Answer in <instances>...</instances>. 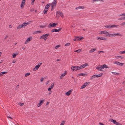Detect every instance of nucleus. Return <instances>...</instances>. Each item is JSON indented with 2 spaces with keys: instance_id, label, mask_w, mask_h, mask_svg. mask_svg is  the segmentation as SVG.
I'll return each instance as SVG.
<instances>
[{
  "instance_id": "nucleus-1",
  "label": "nucleus",
  "mask_w": 125,
  "mask_h": 125,
  "mask_svg": "<svg viewBox=\"0 0 125 125\" xmlns=\"http://www.w3.org/2000/svg\"><path fill=\"white\" fill-rule=\"evenodd\" d=\"M32 22V21H30L27 23L24 22L22 24L19 25L17 27V29L18 30L24 27L27 25L30 24Z\"/></svg>"
},
{
  "instance_id": "nucleus-2",
  "label": "nucleus",
  "mask_w": 125,
  "mask_h": 125,
  "mask_svg": "<svg viewBox=\"0 0 125 125\" xmlns=\"http://www.w3.org/2000/svg\"><path fill=\"white\" fill-rule=\"evenodd\" d=\"M57 0H54L51 3L52 8L51 10V11H52L54 8L56 6L57 3Z\"/></svg>"
},
{
  "instance_id": "nucleus-3",
  "label": "nucleus",
  "mask_w": 125,
  "mask_h": 125,
  "mask_svg": "<svg viewBox=\"0 0 125 125\" xmlns=\"http://www.w3.org/2000/svg\"><path fill=\"white\" fill-rule=\"evenodd\" d=\"M116 35L117 36H122V35L118 33H114V34H109V37H114Z\"/></svg>"
},
{
  "instance_id": "nucleus-4",
  "label": "nucleus",
  "mask_w": 125,
  "mask_h": 125,
  "mask_svg": "<svg viewBox=\"0 0 125 125\" xmlns=\"http://www.w3.org/2000/svg\"><path fill=\"white\" fill-rule=\"evenodd\" d=\"M59 15L61 17L63 18L64 17V15L62 14V12L61 11H57L56 12V16H58V15Z\"/></svg>"
},
{
  "instance_id": "nucleus-5",
  "label": "nucleus",
  "mask_w": 125,
  "mask_h": 125,
  "mask_svg": "<svg viewBox=\"0 0 125 125\" xmlns=\"http://www.w3.org/2000/svg\"><path fill=\"white\" fill-rule=\"evenodd\" d=\"M57 24H55L53 23H52V24L50 23L49 24L48 26V27L49 28H51L52 27H55L56 26Z\"/></svg>"
},
{
  "instance_id": "nucleus-6",
  "label": "nucleus",
  "mask_w": 125,
  "mask_h": 125,
  "mask_svg": "<svg viewBox=\"0 0 125 125\" xmlns=\"http://www.w3.org/2000/svg\"><path fill=\"white\" fill-rule=\"evenodd\" d=\"M90 83L86 82L80 88L81 89H83L86 86H87L88 84H89Z\"/></svg>"
},
{
  "instance_id": "nucleus-7",
  "label": "nucleus",
  "mask_w": 125,
  "mask_h": 125,
  "mask_svg": "<svg viewBox=\"0 0 125 125\" xmlns=\"http://www.w3.org/2000/svg\"><path fill=\"white\" fill-rule=\"evenodd\" d=\"M44 101V100H41L40 101V103H39L37 105V106L38 107H40L41 106V105L43 103Z\"/></svg>"
},
{
  "instance_id": "nucleus-8",
  "label": "nucleus",
  "mask_w": 125,
  "mask_h": 125,
  "mask_svg": "<svg viewBox=\"0 0 125 125\" xmlns=\"http://www.w3.org/2000/svg\"><path fill=\"white\" fill-rule=\"evenodd\" d=\"M96 39H97L99 41L100 40H103L104 41H106V38H105V37H97Z\"/></svg>"
},
{
  "instance_id": "nucleus-9",
  "label": "nucleus",
  "mask_w": 125,
  "mask_h": 125,
  "mask_svg": "<svg viewBox=\"0 0 125 125\" xmlns=\"http://www.w3.org/2000/svg\"><path fill=\"white\" fill-rule=\"evenodd\" d=\"M25 0H22L21 5V8L24 7L25 3Z\"/></svg>"
},
{
  "instance_id": "nucleus-10",
  "label": "nucleus",
  "mask_w": 125,
  "mask_h": 125,
  "mask_svg": "<svg viewBox=\"0 0 125 125\" xmlns=\"http://www.w3.org/2000/svg\"><path fill=\"white\" fill-rule=\"evenodd\" d=\"M112 120H113V122L116 125H122V124L119 123L118 122H116L115 120H113L112 119Z\"/></svg>"
},
{
  "instance_id": "nucleus-11",
  "label": "nucleus",
  "mask_w": 125,
  "mask_h": 125,
  "mask_svg": "<svg viewBox=\"0 0 125 125\" xmlns=\"http://www.w3.org/2000/svg\"><path fill=\"white\" fill-rule=\"evenodd\" d=\"M114 63L116 64L117 65H121V66H123L124 64V63H121L117 61L115 62Z\"/></svg>"
},
{
  "instance_id": "nucleus-12",
  "label": "nucleus",
  "mask_w": 125,
  "mask_h": 125,
  "mask_svg": "<svg viewBox=\"0 0 125 125\" xmlns=\"http://www.w3.org/2000/svg\"><path fill=\"white\" fill-rule=\"evenodd\" d=\"M32 37H29L28 38L25 42L24 44H26L28 43L30 41H31L32 40Z\"/></svg>"
},
{
  "instance_id": "nucleus-13",
  "label": "nucleus",
  "mask_w": 125,
  "mask_h": 125,
  "mask_svg": "<svg viewBox=\"0 0 125 125\" xmlns=\"http://www.w3.org/2000/svg\"><path fill=\"white\" fill-rule=\"evenodd\" d=\"M88 64L87 63H85L84 64L80 66L81 69L85 67L86 66H88Z\"/></svg>"
},
{
  "instance_id": "nucleus-14",
  "label": "nucleus",
  "mask_w": 125,
  "mask_h": 125,
  "mask_svg": "<svg viewBox=\"0 0 125 125\" xmlns=\"http://www.w3.org/2000/svg\"><path fill=\"white\" fill-rule=\"evenodd\" d=\"M73 91V89H71L69 90L68 91L66 92L65 93V95L67 96L69 95Z\"/></svg>"
},
{
  "instance_id": "nucleus-15",
  "label": "nucleus",
  "mask_w": 125,
  "mask_h": 125,
  "mask_svg": "<svg viewBox=\"0 0 125 125\" xmlns=\"http://www.w3.org/2000/svg\"><path fill=\"white\" fill-rule=\"evenodd\" d=\"M67 73L66 71L65 72V73L62 74L60 77V79H62L63 78L64 76Z\"/></svg>"
},
{
  "instance_id": "nucleus-16",
  "label": "nucleus",
  "mask_w": 125,
  "mask_h": 125,
  "mask_svg": "<svg viewBox=\"0 0 125 125\" xmlns=\"http://www.w3.org/2000/svg\"><path fill=\"white\" fill-rule=\"evenodd\" d=\"M96 68L97 69L100 71H101L103 69L101 65H98L96 67Z\"/></svg>"
},
{
  "instance_id": "nucleus-17",
  "label": "nucleus",
  "mask_w": 125,
  "mask_h": 125,
  "mask_svg": "<svg viewBox=\"0 0 125 125\" xmlns=\"http://www.w3.org/2000/svg\"><path fill=\"white\" fill-rule=\"evenodd\" d=\"M71 69L73 71L74 70L77 71V66H72L71 68Z\"/></svg>"
},
{
  "instance_id": "nucleus-18",
  "label": "nucleus",
  "mask_w": 125,
  "mask_h": 125,
  "mask_svg": "<svg viewBox=\"0 0 125 125\" xmlns=\"http://www.w3.org/2000/svg\"><path fill=\"white\" fill-rule=\"evenodd\" d=\"M40 67L38 65H36L35 67L33 69V70L34 71H36Z\"/></svg>"
},
{
  "instance_id": "nucleus-19",
  "label": "nucleus",
  "mask_w": 125,
  "mask_h": 125,
  "mask_svg": "<svg viewBox=\"0 0 125 125\" xmlns=\"http://www.w3.org/2000/svg\"><path fill=\"white\" fill-rule=\"evenodd\" d=\"M19 54L18 52H16V53H13L12 54V58H15L16 57V56L17 55Z\"/></svg>"
},
{
  "instance_id": "nucleus-20",
  "label": "nucleus",
  "mask_w": 125,
  "mask_h": 125,
  "mask_svg": "<svg viewBox=\"0 0 125 125\" xmlns=\"http://www.w3.org/2000/svg\"><path fill=\"white\" fill-rule=\"evenodd\" d=\"M84 7L83 6H80L78 7H77L75 9L76 10H78L79 9H84Z\"/></svg>"
},
{
  "instance_id": "nucleus-21",
  "label": "nucleus",
  "mask_w": 125,
  "mask_h": 125,
  "mask_svg": "<svg viewBox=\"0 0 125 125\" xmlns=\"http://www.w3.org/2000/svg\"><path fill=\"white\" fill-rule=\"evenodd\" d=\"M101 34H105L106 33H108V32L106 31H101Z\"/></svg>"
},
{
  "instance_id": "nucleus-22",
  "label": "nucleus",
  "mask_w": 125,
  "mask_h": 125,
  "mask_svg": "<svg viewBox=\"0 0 125 125\" xmlns=\"http://www.w3.org/2000/svg\"><path fill=\"white\" fill-rule=\"evenodd\" d=\"M85 75V74L84 73H80L78 75V76H84Z\"/></svg>"
},
{
  "instance_id": "nucleus-23",
  "label": "nucleus",
  "mask_w": 125,
  "mask_h": 125,
  "mask_svg": "<svg viewBox=\"0 0 125 125\" xmlns=\"http://www.w3.org/2000/svg\"><path fill=\"white\" fill-rule=\"evenodd\" d=\"M62 28H60L59 29L57 30L55 29H54V31L56 32H58L60 31L61 30Z\"/></svg>"
},
{
  "instance_id": "nucleus-24",
  "label": "nucleus",
  "mask_w": 125,
  "mask_h": 125,
  "mask_svg": "<svg viewBox=\"0 0 125 125\" xmlns=\"http://www.w3.org/2000/svg\"><path fill=\"white\" fill-rule=\"evenodd\" d=\"M96 49H92L91 50L89 51V52H90L92 53Z\"/></svg>"
},
{
  "instance_id": "nucleus-25",
  "label": "nucleus",
  "mask_w": 125,
  "mask_h": 125,
  "mask_svg": "<svg viewBox=\"0 0 125 125\" xmlns=\"http://www.w3.org/2000/svg\"><path fill=\"white\" fill-rule=\"evenodd\" d=\"M7 73V72H4L0 73V76L3 75V74H6Z\"/></svg>"
},
{
  "instance_id": "nucleus-26",
  "label": "nucleus",
  "mask_w": 125,
  "mask_h": 125,
  "mask_svg": "<svg viewBox=\"0 0 125 125\" xmlns=\"http://www.w3.org/2000/svg\"><path fill=\"white\" fill-rule=\"evenodd\" d=\"M41 33V31H35L33 33L34 34H37V33Z\"/></svg>"
},
{
  "instance_id": "nucleus-27",
  "label": "nucleus",
  "mask_w": 125,
  "mask_h": 125,
  "mask_svg": "<svg viewBox=\"0 0 125 125\" xmlns=\"http://www.w3.org/2000/svg\"><path fill=\"white\" fill-rule=\"evenodd\" d=\"M101 66H102L103 69L104 68H107L106 65L105 64L103 65H102Z\"/></svg>"
},
{
  "instance_id": "nucleus-28",
  "label": "nucleus",
  "mask_w": 125,
  "mask_h": 125,
  "mask_svg": "<svg viewBox=\"0 0 125 125\" xmlns=\"http://www.w3.org/2000/svg\"><path fill=\"white\" fill-rule=\"evenodd\" d=\"M51 6V4L50 3H49L48 4H47L45 6V7L46 8H49V7H50V6Z\"/></svg>"
},
{
  "instance_id": "nucleus-29",
  "label": "nucleus",
  "mask_w": 125,
  "mask_h": 125,
  "mask_svg": "<svg viewBox=\"0 0 125 125\" xmlns=\"http://www.w3.org/2000/svg\"><path fill=\"white\" fill-rule=\"evenodd\" d=\"M45 38V35L44 34H43L42 36L40 37V39H43Z\"/></svg>"
},
{
  "instance_id": "nucleus-30",
  "label": "nucleus",
  "mask_w": 125,
  "mask_h": 125,
  "mask_svg": "<svg viewBox=\"0 0 125 125\" xmlns=\"http://www.w3.org/2000/svg\"><path fill=\"white\" fill-rule=\"evenodd\" d=\"M109 33L108 32V33L105 34L104 35V36L105 37L106 36L109 37Z\"/></svg>"
},
{
  "instance_id": "nucleus-31",
  "label": "nucleus",
  "mask_w": 125,
  "mask_h": 125,
  "mask_svg": "<svg viewBox=\"0 0 125 125\" xmlns=\"http://www.w3.org/2000/svg\"><path fill=\"white\" fill-rule=\"evenodd\" d=\"M96 75H94L92 76L90 78V80H92L94 78L96 77Z\"/></svg>"
},
{
  "instance_id": "nucleus-32",
  "label": "nucleus",
  "mask_w": 125,
  "mask_h": 125,
  "mask_svg": "<svg viewBox=\"0 0 125 125\" xmlns=\"http://www.w3.org/2000/svg\"><path fill=\"white\" fill-rule=\"evenodd\" d=\"M54 83H52L51 85V86L49 87L51 89H52L54 87Z\"/></svg>"
},
{
  "instance_id": "nucleus-33",
  "label": "nucleus",
  "mask_w": 125,
  "mask_h": 125,
  "mask_svg": "<svg viewBox=\"0 0 125 125\" xmlns=\"http://www.w3.org/2000/svg\"><path fill=\"white\" fill-rule=\"evenodd\" d=\"M30 73H26L25 74V77H27V76H29V75H30Z\"/></svg>"
},
{
  "instance_id": "nucleus-34",
  "label": "nucleus",
  "mask_w": 125,
  "mask_h": 125,
  "mask_svg": "<svg viewBox=\"0 0 125 125\" xmlns=\"http://www.w3.org/2000/svg\"><path fill=\"white\" fill-rule=\"evenodd\" d=\"M118 26V25H111V28L114 27H117Z\"/></svg>"
},
{
  "instance_id": "nucleus-35",
  "label": "nucleus",
  "mask_w": 125,
  "mask_h": 125,
  "mask_svg": "<svg viewBox=\"0 0 125 125\" xmlns=\"http://www.w3.org/2000/svg\"><path fill=\"white\" fill-rule=\"evenodd\" d=\"M120 25L121 26H125V22H123L122 23L120 24Z\"/></svg>"
},
{
  "instance_id": "nucleus-36",
  "label": "nucleus",
  "mask_w": 125,
  "mask_h": 125,
  "mask_svg": "<svg viewBox=\"0 0 125 125\" xmlns=\"http://www.w3.org/2000/svg\"><path fill=\"white\" fill-rule=\"evenodd\" d=\"M81 51V50L80 49H78L77 50H75L74 51L75 52H79Z\"/></svg>"
},
{
  "instance_id": "nucleus-37",
  "label": "nucleus",
  "mask_w": 125,
  "mask_h": 125,
  "mask_svg": "<svg viewBox=\"0 0 125 125\" xmlns=\"http://www.w3.org/2000/svg\"><path fill=\"white\" fill-rule=\"evenodd\" d=\"M65 123V121H62L61 124L60 125H63Z\"/></svg>"
},
{
  "instance_id": "nucleus-38",
  "label": "nucleus",
  "mask_w": 125,
  "mask_h": 125,
  "mask_svg": "<svg viewBox=\"0 0 125 125\" xmlns=\"http://www.w3.org/2000/svg\"><path fill=\"white\" fill-rule=\"evenodd\" d=\"M105 27L106 28H111V25H107L105 26Z\"/></svg>"
},
{
  "instance_id": "nucleus-39",
  "label": "nucleus",
  "mask_w": 125,
  "mask_h": 125,
  "mask_svg": "<svg viewBox=\"0 0 125 125\" xmlns=\"http://www.w3.org/2000/svg\"><path fill=\"white\" fill-rule=\"evenodd\" d=\"M111 72L113 74H114L115 75H118L119 74V73H116L113 72Z\"/></svg>"
},
{
  "instance_id": "nucleus-40",
  "label": "nucleus",
  "mask_w": 125,
  "mask_h": 125,
  "mask_svg": "<svg viewBox=\"0 0 125 125\" xmlns=\"http://www.w3.org/2000/svg\"><path fill=\"white\" fill-rule=\"evenodd\" d=\"M19 104L21 106H22L24 105V104L21 103H19Z\"/></svg>"
},
{
  "instance_id": "nucleus-41",
  "label": "nucleus",
  "mask_w": 125,
  "mask_h": 125,
  "mask_svg": "<svg viewBox=\"0 0 125 125\" xmlns=\"http://www.w3.org/2000/svg\"><path fill=\"white\" fill-rule=\"evenodd\" d=\"M60 46V45H57V46H56L55 47V49H57Z\"/></svg>"
},
{
  "instance_id": "nucleus-42",
  "label": "nucleus",
  "mask_w": 125,
  "mask_h": 125,
  "mask_svg": "<svg viewBox=\"0 0 125 125\" xmlns=\"http://www.w3.org/2000/svg\"><path fill=\"white\" fill-rule=\"evenodd\" d=\"M70 43H66L65 44V46H69L70 45Z\"/></svg>"
},
{
  "instance_id": "nucleus-43",
  "label": "nucleus",
  "mask_w": 125,
  "mask_h": 125,
  "mask_svg": "<svg viewBox=\"0 0 125 125\" xmlns=\"http://www.w3.org/2000/svg\"><path fill=\"white\" fill-rule=\"evenodd\" d=\"M77 66V70H79L80 69H81L80 66Z\"/></svg>"
},
{
  "instance_id": "nucleus-44",
  "label": "nucleus",
  "mask_w": 125,
  "mask_h": 125,
  "mask_svg": "<svg viewBox=\"0 0 125 125\" xmlns=\"http://www.w3.org/2000/svg\"><path fill=\"white\" fill-rule=\"evenodd\" d=\"M44 35H45V38H46L48 37V36L49 35V34L48 33L47 34H44Z\"/></svg>"
},
{
  "instance_id": "nucleus-45",
  "label": "nucleus",
  "mask_w": 125,
  "mask_h": 125,
  "mask_svg": "<svg viewBox=\"0 0 125 125\" xmlns=\"http://www.w3.org/2000/svg\"><path fill=\"white\" fill-rule=\"evenodd\" d=\"M79 38H80L79 37H76L77 41H79L80 40H79Z\"/></svg>"
},
{
  "instance_id": "nucleus-46",
  "label": "nucleus",
  "mask_w": 125,
  "mask_h": 125,
  "mask_svg": "<svg viewBox=\"0 0 125 125\" xmlns=\"http://www.w3.org/2000/svg\"><path fill=\"white\" fill-rule=\"evenodd\" d=\"M93 1H103V0H93Z\"/></svg>"
},
{
  "instance_id": "nucleus-47",
  "label": "nucleus",
  "mask_w": 125,
  "mask_h": 125,
  "mask_svg": "<svg viewBox=\"0 0 125 125\" xmlns=\"http://www.w3.org/2000/svg\"><path fill=\"white\" fill-rule=\"evenodd\" d=\"M40 28H44L46 27V26L45 25H40Z\"/></svg>"
},
{
  "instance_id": "nucleus-48",
  "label": "nucleus",
  "mask_w": 125,
  "mask_h": 125,
  "mask_svg": "<svg viewBox=\"0 0 125 125\" xmlns=\"http://www.w3.org/2000/svg\"><path fill=\"white\" fill-rule=\"evenodd\" d=\"M44 78L43 77H42L40 79V81L41 82H42Z\"/></svg>"
},
{
  "instance_id": "nucleus-49",
  "label": "nucleus",
  "mask_w": 125,
  "mask_h": 125,
  "mask_svg": "<svg viewBox=\"0 0 125 125\" xmlns=\"http://www.w3.org/2000/svg\"><path fill=\"white\" fill-rule=\"evenodd\" d=\"M120 53L122 54L125 53V51H121L120 52Z\"/></svg>"
},
{
  "instance_id": "nucleus-50",
  "label": "nucleus",
  "mask_w": 125,
  "mask_h": 125,
  "mask_svg": "<svg viewBox=\"0 0 125 125\" xmlns=\"http://www.w3.org/2000/svg\"><path fill=\"white\" fill-rule=\"evenodd\" d=\"M32 2L31 3V4L32 5H33L34 4V3L35 1V0H31Z\"/></svg>"
},
{
  "instance_id": "nucleus-51",
  "label": "nucleus",
  "mask_w": 125,
  "mask_h": 125,
  "mask_svg": "<svg viewBox=\"0 0 125 125\" xmlns=\"http://www.w3.org/2000/svg\"><path fill=\"white\" fill-rule=\"evenodd\" d=\"M118 19V20H123V19H124V17H122L121 18H119Z\"/></svg>"
},
{
  "instance_id": "nucleus-52",
  "label": "nucleus",
  "mask_w": 125,
  "mask_h": 125,
  "mask_svg": "<svg viewBox=\"0 0 125 125\" xmlns=\"http://www.w3.org/2000/svg\"><path fill=\"white\" fill-rule=\"evenodd\" d=\"M103 74V73H100L98 74L99 76V77H101V76Z\"/></svg>"
},
{
  "instance_id": "nucleus-53",
  "label": "nucleus",
  "mask_w": 125,
  "mask_h": 125,
  "mask_svg": "<svg viewBox=\"0 0 125 125\" xmlns=\"http://www.w3.org/2000/svg\"><path fill=\"white\" fill-rule=\"evenodd\" d=\"M42 64V63H39L37 65H38L40 67V66Z\"/></svg>"
},
{
  "instance_id": "nucleus-54",
  "label": "nucleus",
  "mask_w": 125,
  "mask_h": 125,
  "mask_svg": "<svg viewBox=\"0 0 125 125\" xmlns=\"http://www.w3.org/2000/svg\"><path fill=\"white\" fill-rule=\"evenodd\" d=\"M117 57H118L120 58H121V59H123V57L122 56H117Z\"/></svg>"
},
{
  "instance_id": "nucleus-55",
  "label": "nucleus",
  "mask_w": 125,
  "mask_h": 125,
  "mask_svg": "<svg viewBox=\"0 0 125 125\" xmlns=\"http://www.w3.org/2000/svg\"><path fill=\"white\" fill-rule=\"evenodd\" d=\"M19 87V85H17V86H16L15 89L16 90H17L18 89Z\"/></svg>"
},
{
  "instance_id": "nucleus-56",
  "label": "nucleus",
  "mask_w": 125,
  "mask_h": 125,
  "mask_svg": "<svg viewBox=\"0 0 125 125\" xmlns=\"http://www.w3.org/2000/svg\"><path fill=\"white\" fill-rule=\"evenodd\" d=\"M48 10V9L47 8H46L45 7V8L44 9V10H46V11H47Z\"/></svg>"
},
{
  "instance_id": "nucleus-57",
  "label": "nucleus",
  "mask_w": 125,
  "mask_h": 125,
  "mask_svg": "<svg viewBox=\"0 0 125 125\" xmlns=\"http://www.w3.org/2000/svg\"><path fill=\"white\" fill-rule=\"evenodd\" d=\"M47 11H46V10H44V12H43V13L45 14H47Z\"/></svg>"
},
{
  "instance_id": "nucleus-58",
  "label": "nucleus",
  "mask_w": 125,
  "mask_h": 125,
  "mask_svg": "<svg viewBox=\"0 0 125 125\" xmlns=\"http://www.w3.org/2000/svg\"><path fill=\"white\" fill-rule=\"evenodd\" d=\"M83 39V37H81L80 38L79 40H80L82 39Z\"/></svg>"
},
{
  "instance_id": "nucleus-59",
  "label": "nucleus",
  "mask_w": 125,
  "mask_h": 125,
  "mask_svg": "<svg viewBox=\"0 0 125 125\" xmlns=\"http://www.w3.org/2000/svg\"><path fill=\"white\" fill-rule=\"evenodd\" d=\"M99 124V125H104V124L101 123H100Z\"/></svg>"
},
{
  "instance_id": "nucleus-60",
  "label": "nucleus",
  "mask_w": 125,
  "mask_h": 125,
  "mask_svg": "<svg viewBox=\"0 0 125 125\" xmlns=\"http://www.w3.org/2000/svg\"><path fill=\"white\" fill-rule=\"evenodd\" d=\"M7 118H10V119H12V118L10 116H7Z\"/></svg>"
},
{
  "instance_id": "nucleus-61",
  "label": "nucleus",
  "mask_w": 125,
  "mask_h": 125,
  "mask_svg": "<svg viewBox=\"0 0 125 125\" xmlns=\"http://www.w3.org/2000/svg\"><path fill=\"white\" fill-rule=\"evenodd\" d=\"M51 89H51L50 88H49H49H48V91H51Z\"/></svg>"
},
{
  "instance_id": "nucleus-62",
  "label": "nucleus",
  "mask_w": 125,
  "mask_h": 125,
  "mask_svg": "<svg viewBox=\"0 0 125 125\" xmlns=\"http://www.w3.org/2000/svg\"><path fill=\"white\" fill-rule=\"evenodd\" d=\"M54 29H52L51 31V32H53L54 31Z\"/></svg>"
},
{
  "instance_id": "nucleus-63",
  "label": "nucleus",
  "mask_w": 125,
  "mask_h": 125,
  "mask_svg": "<svg viewBox=\"0 0 125 125\" xmlns=\"http://www.w3.org/2000/svg\"><path fill=\"white\" fill-rule=\"evenodd\" d=\"M16 62V60H13V61H12V62L13 63H15Z\"/></svg>"
},
{
  "instance_id": "nucleus-64",
  "label": "nucleus",
  "mask_w": 125,
  "mask_h": 125,
  "mask_svg": "<svg viewBox=\"0 0 125 125\" xmlns=\"http://www.w3.org/2000/svg\"><path fill=\"white\" fill-rule=\"evenodd\" d=\"M95 76H96V77H100L98 75H96Z\"/></svg>"
}]
</instances>
